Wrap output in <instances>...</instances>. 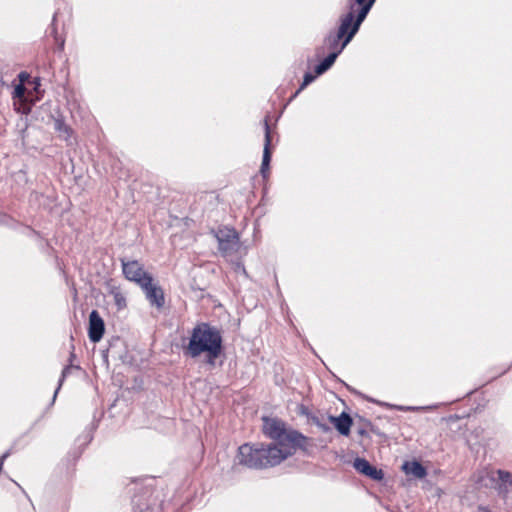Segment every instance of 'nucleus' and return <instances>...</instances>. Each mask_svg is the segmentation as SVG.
<instances>
[{
  "label": "nucleus",
  "mask_w": 512,
  "mask_h": 512,
  "mask_svg": "<svg viewBox=\"0 0 512 512\" xmlns=\"http://www.w3.org/2000/svg\"><path fill=\"white\" fill-rule=\"evenodd\" d=\"M222 335L217 327L208 323L197 324L191 332L189 342L183 348L185 356L197 358L205 354V362L214 367L223 350Z\"/></svg>",
  "instance_id": "obj_1"
},
{
  "label": "nucleus",
  "mask_w": 512,
  "mask_h": 512,
  "mask_svg": "<svg viewBox=\"0 0 512 512\" xmlns=\"http://www.w3.org/2000/svg\"><path fill=\"white\" fill-rule=\"evenodd\" d=\"M263 432L274 442L268 444V447H275L278 451L285 454V459L292 456L296 449L306 443V437L296 430L288 429L284 421L278 418H263Z\"/></svg>",
  "instance_id": "obj_2"
},
{
  "label": "nucleus",
  "mask_w": 512,
  "mask_h": 512,
  "mask_svg": "<svg viewBox=\"0 0 512 512\" xmlns=\"http://www.w3.org/2000/svg\"><path fill=\"white\" fill-rule=\"evenodd\" d=\"M275 447L264 444H243L238 448L237 460L240 465L250 469H265L279 465L285 460V454Z\"/></svg>",
  "instance_id": "obj_3"
},
{
  "label": "nucleus",
  "mask_w": 512,
  "mask_h": 512,
  "mask_svg": "<svg viewBox=\"0 0 512 512\" xmlns=\"http://www.w3.org/2000/svg\"><path fill=\"white\" fill-rule=\"evenodd\" d=\"M218 249L223 256L232 255L239 249V235L234 228L222 227L213 231Z\"/></svg>",
  "instance_id": "obj_4"
},
{
  "label": "nucleus",
  "mask_w": 512,
  "mask_h": 512,
  "mask_svg": "<svg viewBox=\"0 0 512 512\" xmlns=\"http://www.w3.org/2000/svg\"><path fill=\"white\" fill-rule=\"evenodd\" d=\"M357 7V9H349L346 14L340 17V24L346 26L345 29L353 38L373 6L364 5Z\"/></svg>",
  "instance_id": "obj_5"
},
{
  "label": "nucleus",
  "mask_w": 512,
  "mask_h": 512,
  "mask_svg": "<svg viewBox=\"0 0 512 512\" xmlns=\"http://www.w3.org/2000/svg\"><path fill=\"white\" fill-rule=\"evenodd\" d=\"M357 7V9H349L346 14L340 17V24L346 26L345 29L353 38L373 6L364 5Z\"/></svg>",
  "instance_id": "obj_6"
},
{
  "label": "nucleus",
  "mask_w": 512,
  "mask_h": 512,
  "mask_svg": "<svg viewBox=\"0 0 512 512\" xmlns=\"http://www.w3.org/2000/svg\"><path fill=\"white\" fill-rule=\"evenodd\" d=\"M346 26L339 24L336 31H331L324 39V44L330 50V53H336L339 56L346 46L352 41L353 37L345 29Z\"/></svg>",
  "instance_id": "obj_7"
},
{
  "label": "nucleus",
  "mask_w": 512,
  "mask_h": 512,
  "mask_svg": "<svg viewBox=\"0 0 512 512\" xmlns=\"http://www.w3.org/2000/svg\"><path fill=\"white\" fill-rule=\"evenodd\" d=\"M145 283L142 284L145 297L152 307L158 310L162 309L165 304L164 291L160 285L154 282L153 277L144 279Z\"/></svg>",
  "instance_id": "obj_8"
},
{
  "label": "nucleus",
  "mask_w": 512,
  "mask_h": 512,
  "mask_svg": "<svg viewBox=\"0 0 512 512\" xmlns=\"http://www.w3.org/2000/svg\"><path fill=\"white\" fill-rule=\"evenodd\" d=\"M121 264L122 271L126 279L137 283L139 286H142V284L145 283L144 279L152 277L136 260L126 261L125 259H121Z\"/></svg>",
  "instance_id": "obj_9"
},
{
  "label": "nucleus",
  "mask_w": 512,
  "mask_h": 512,
  "mask_svg": "<svg viewBox=\"0 0 512 512\" xmlns=\"http://www.w3.org/2000/svg\"><path fill=\"white\" fill-rule=\"evenodd\" d=\"M105 332V324L97 310H92L89 315L88 336L91 342H99Z\"/></svg>",
  "instance_id": "obj_10"
},
{
  "label": "nucleus",
  "mask_w": 512,
  "mask_h": 512,
  "mask_svg": "<svg viewBox=\"0 0 512 512\" xmlns=\"http://www.w3.org/2000/svg\"><path fill=\"white\" fill-rule=\"evenodd\" d=\"M498 476L495 481V489L501 499L507 501L510 493L512 492V473L506 470L498 469L496 471Z\"/></svg>",
  "instance_id": "obj_11"
},
{
  "label": "nucleus",
  "mask_w": 512,
  "mask_h": 512,
  "mask_svg": "<svg viewBox=\"0 0 512 512\" xmlns=\"http://www.w3.org/2000/svg\"><path fill=\"white\" fill-rule=\"evenodd\" d=\"M353 467L355 470L363 474L372 480L380 481L383 479L384 474L383 471L380 469H377L376 467L372 466L366 459L364 458H356L353 463Z\"/></svg>",
  "instance_id": "obj_12"
},
{
  "label": "nucleus",
  "mask_w": 512,
  "mask_h": 512,
  "mask_svg": "<svg viewBox=\"0 0 512 512\" xmlns=\"http://www.w3.org/2000/svg\"><path fill=\"white\" fill-rule=\"evenodd\" d=\"M265 143H264V150H263V158L261 163L260 172L264 178L267 177V174L269 172L270 168V161H271V135H270V127L268 122L265 120Z\"/></svg>",
  "instance_id": "obj_13"
},
{
  "label": "nucleus",
  "mask_w": 512,
  "mask_h": 512,
  "mask_svg": "<svg viewBox=\"0 0 512 512\" xmlns=\"http://www.w3.org/2000/svg\"><path fill=\"white\" fill-rule=\"evenodd\" d=\"M328 419L341 435L348 436L350 434L353 421L348 413L342 412L339 416H329Z\"/></svg>",
  "instance_id": "obj_14"
},
{
  "label": "nucleus",
  "mask_w": 512,
  "mask_h": 512,
  "mask_svg": "<svg viewBox=\"0 0 512 512\" xmlns=\"http://www.w3.org/2000/svg\"><path fill=\"white\" fill-rule=\"evenodd\" d=\"M406 474H411L418 479H422L427 475L425 467L418 461L406 462L403 465Z\"/></svg>",
  "instance_id": "obj_15"
},
{
  "label": "nucleus",
  "mask_w": 512,
  "mask_h": 512,
  "mask_svg": "<svg viewBox=\"0 0 512 512\" xmlns=\"http://www.w3.org/2000/svg\"><path fill=\"white\" fill-rule=\"evenodd\" d=\"M336 53H329L319 64L315 66V74L322 75L328 71L337 59Z\"/></svg>",
  "instance_id": "obj_16"
},
{
  "label": "nucleus",
  "mask_w": 512,
  "mask_h": 512,
  "mask_svg": "<svg viewBox=\"0 0 512 512\" xmlns=\"http://www.w3.org/2000/svg\"><path fill=\"white\" fill-rule=\"evenodd\" d=\"M55 129L56 131H58L59 133V136L61 138H63L64 140L68 141L71 134H72V130L69 126H67L62 120L60 119H57L55 121Z\"/></svg>",
  "instance_id": "obj_17"
},
{
  "label": "nucleus",
  "mask_w": 512,
  "mask_h": 512,
  "mask_svg": "<svg viewBox=\"0 0 512 512\" xmlns=\"http://www.w3.org/2000/svg\"><path fill=\"white\" fill-rule=\"evenodd\" d=\"M393 409L398 411H427L431 410L432 406H402V405H391Z\"/></svg>",
  "instance_id": "obj_18"
},
{
  "label": "nucleus",
  "mask_w": 512,
  "mask_h": 512,
  "mask_svg": "<svg viewBox=\"0 0 512 512\" xmlns=\"http://www.w3.org/2000/svg\"><path fill=\"white\" fill-rule=\"evenodd\" d=\"M316 76H317L316 74L313 75L312 73H309V72L305 73V75L303 77V82L301 83L299 89L291 97V99L295 98L307 85L312 83L315 80Z\"/></svg>",
  "instance_id": "obj_19"
},
{
  "label": "nucleus",
  "mask_w": 512,
  "mask_h": 512,
  "mask_svg": "<svg viewBox=\"0 0 512 512\" xmlns=\"http://www.w3.org/2000/svg\"><path fill=\"white\" fill-rule=\"evenodd\" d=\"M73 367L71 365L69 366H66L63 371H62V375H61V378L59 379V383H58V387L56 388L55 392H54V395H53V398H52V403H54L56 397H57V394L63 384V381L64 379L66 378V376L70 373V370L72 369Z\"/></svg>",
  "instance_id": "obj_20"
},
{
  "label": "nucleus",
  "mask_w": 512,
  "mask_h": 512,
  "mask_svg": "<svg viewBox=\"0 0 512 512\" xmlns=\"http://www.w3.org/2000/svg\"><path fill=\"white\" fill-rule=\"evenodd\" d=\"M376 0H348L349 9H354L356 6H374Z\"/></svg>",
  "instance_id": "obj_21"
},
{
  "label": "nucleus",
  "mask_w": 512,
  "mask_h": 512,
  "mask_svg": "<svg viewBox=\"0 0 512 512\" xmlns=\"http://www.w3.org/2000/svg\"><path fill=\"white\" fill-rule=\"evenodd\" d=\"M115 305L119 310L126 307V298L121 292L113 293Z\"/></svg>",
  "instance_id": "obj_22"
},
{
  "label": "nucleus",
  "mask_w": 512,
  "mask_h": 512,
  "mask_svg": "<svg viewBox=\"0 0 512 512\" xmlns=\"http://www.w3.org/2000/svg\"><path fill=\"white\" fill-rule=\"evenodd\" d=\"M25 92H26V88L22 84H18L14 88L13 94H14V97L21 99L25 96Z\"/></svg>",
  "instance_id": "obj_23"
},
{
  "label": "nucleus",
  "mask_w": 512,
  "mask_h": 512,
  "mask_svg": "<svg viewBox=\"0 0 512 512\" xmlns=\"http://www.w3.org/2000/svg\"><path fill=\"white\" fill-rule=\"evenodd\" d=\"M10 455V451H6L0 458V472L2 471V468H3V463L4 461L8 458V456Z\"/></svg>",
  "instance_id": "obj_24"
},
{
  "label": "nucleus",
  "mask_w": 512,
  "mask_h": 512,
  "mask_svg": "<svg viewBox=\"0 0 512 512\" xmlns=\"http://www.w3.org/2000/svg\"><path fill=\"white\" fill-rule=\"evenodd\" d=\"M318 427H319V428H320V430H321V431H323V432H329V431H331L330 426H329L328 424L324 423V422H323V423H321Z\"/></svg>",
  "instance_id": "obj_25"
},
{
  "label": "nucleus",
  "mask_w": 512,
  "mask_h": 512,
  "mask_svg": "<svg viewBox=\"0 0 512 512\" xmlns=\"http://www.w3.org/2000/svg\"><path fill=\"white\" fill-rule=\"evenodd\" d=\"M477 512H491L490 509L486 506L480 505L477 508Z\"/></svg>",
  "instance_id": "obj_26"
},
{
  "label": "nucleus",
  "mask_w": 512,
  "mask_h": 512,
  "mask_svg": "<svg viewBox=\"0 0 512 512\" xmlns=\"http://www.w3.org/2000/svg\"><path fill=\"white\" fill-rule=\"evenodd\" d=\"M312 422H313L316 426H319L321 423H323V422L321 421V419H320L319 417H316V416L312 417Z\"/></svg>",
  "instance_id": "obj_27"
}]
</instances>
